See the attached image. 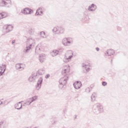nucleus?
Segmentation results:
<instances>
[{
  "label": "nucleus",
  "mask_w": 128,
  "mask_h": 128,
  "mask_svg": "<svg viewBox=\"0 0 128 128\" xmlns=\"http://www.w3.org/2000/svg\"><path fill=\"white\" fill-rule=\"evenodd\" d=\"M46 54H40L39 56L38 60L40 62H44L46 60Z\"/></svg>",
  "instance_id": "obj_17"
},
{
  "label": "nucleus",
  "mask_w": 128,
  "mask_h": 128,
  "mask_svg": "<svg viewBox=\"0 0 128 128\" xmlns=\"http://www.w3.org/2000/svg\"><path fill=\"white\" fill-rule=\"evenodd\" d=\"M0 6L3 8H10V6H12V0H0Z\"/></svg>",
  "instance_id": "obj_4"
},
{
  "label": "nucleus",
  "mask_w": 128,
  "mask_h": 128,
  "mask_svg": "<svg viewBox=\"0 0 128 128\" xmlns=\"http://www.w3.org/2000/svg\"><path fill=\"white\" fill-rule=\"evenodd\" d=\"M44 8H40L36 12V16H42L44 14Z\"/></svg>",
  "instance_id": "obj_16"
},
{
  "label": "nucleus",
  "mask_w": 128,
  "mask_h": 128,
  "mask_svg": "<svg viewBox=\"0 0 128 128\" xmlns=\"http://www.w3.org/2000/svg\"><path fill=\"white\" fill-rule=\"evenodd\" d=\"M52 32L54 34H60L64 32V28L62 26L54 27Z\"/></svg>",
  "instance_id": "obj_3"
},
{
  "label": "nucleus",
  "mask_w": 128,
  "mask_h": 128,
  "mask_svg": "<svg viewBox=\"0 0 128 128\" xmlns=\"http://www.w3.org/2000/svg\"><path fill=\"white\" fill-rule=\"evenodd\" d=\"M96 94L94 92L92 94L91 96L92 102H94V100H96Z\"/></svg>",
  "instance_id": "obj_27"
},
{
  "label": "nucleus",
  "mask_w": 128,
  "mask_h": 128,
  "mask_svg": "<svg viewBox=\"0 0 128 128\" xmlns=\"http://www.w3.org/2000/svg\"><path fill=\"white\" fill-rule=\"evenodd\" d=\"M44 70V68H41L39 70L36 74H38V76H42V74H44L45 72Z\"/></svg>",
  "instance_id": "obj_23"
},
{
  "label": "nucleus",
  "mask_w": 128,
  "mask_h": 128,
  "mask_svg": "<svg viewBox=\"0 0 128 128\" xmlns=\"http://www.w3.org/2000/svg\"><path fill=\"white\" fill-rule=\"evenodd\" d=\"M15 66L17 70H24V64H17Z\"/></svg>",
  "instance_id": "obj_13"
},
{
  "label": "nucleus",
  "mask_w": 128,
  "mask_h": 128,
  "mask_svg": "<svg viewBox=\"0 0 128 128\" xmlns=\"http://www.w3.org/2000/svg\"><path fill=\"white\" fill-rule=\"evenodd\" d=\"M4 128V126H2H2H0V128Z\"/></svg>",
  "instance_id": "obj_39"
},
{
  "label": "nucleus",
  "mask_w": 128,
  "mask_h": 128,
  "mask_svg": "<svg viewBox=\"0 0 128 128\" xmlns=\"http://www.w3.org/2000/svg\"><path fill=\"white\" fill-rule=\"evenodd\" d=\"M3 124H4V122H0V126H2Z\"/></svg>",
  "instance_id": "obj_35"
},
{
  "label": "nucleus",
  "mask_w": 128,
  "mask_h": 128,
  "mask_svg": "<svg viewBox=\"0 0 128 128\" xmlns=\"http://www.w3.org/2000/svg\"><path fill=\"white\" fill-rule=\"evenodd\" d=\"M35 29L34 28H32L29 29L28 32L30 34H34V32Z\"/></svg>",
  "instance_id": "obj_30"
},
{
  "label": "nucleus",
  "mask_w": 128,
  "mask_h": 128,
  "mask_svg": "<svg viewBox=\"0 0 128 128\" xmlns=\"http://www.w3.org/2000/svg\"><path fill=\"white\" fill-rule=\"evenodd\" d=\"M40 36L42 38H46V33L44 32H40Z\"/></svg>",
  "instance_id": "obj_28"
},
{
  "label": "nucleus",
  "mask_w": 128,
  "mask_h": 128,
  "mask_svg": "<svg viewBox=\"0 0 128 128\" xmlns=\"http://www.w3.org/2000/svg\"><path fill=\"white\" fill-rule=\"evenodd\" d=\"M6 66L2 64V66H0V76H2V74H4V72H6Z\"/></svg>",
  "instance_id": "obj_15"
},
{
  "label": "nucleus",
  "mask_w": 128,
  "mask_h": 128,
  "mask_svg": "<svg viewBox=\"0 0 128 128\" xmlns=\"http://www.w3.org/2000/svg\"><path fill=\"white\" fill-rule=\"evenodd\" d=\"M22 12L24 14H31L34 12V11L32 9L26 8L22 10Z\"/></svg>",
  "instance_id": "obj_11"
},
{
  "label": "nucleus",
  "mask_w": 128,
  "mask_h": 128,
  "mask_svg": "<svg viewBox=\"0 0 128 128\" xmlns=\"http://www.w3.org/2000/svg\"><path fill=\"white\" fill-rule=\"evenodd\" d=\"M114 54V51L113 50L110 49L105 54L106 56H112Z\"/></svg>",
  "instance_id": "obj_22"
},
{
  "label": "nucleus",
  "mask_w": 128,
  "mask_h": 128,
  "mask_svg": "<svg viewBox=\"0 0 128 128\" xmlns=\"http://www.w3.org/2000/svg\"><path fill=\"white\" fill-rule=\"evenodd\" d=\"M64 86H66V84H59V88H64Z\"/></svg>",
  "instance_id": "obj_31"
},
{
  "label": "nucleus",
  "mask_w": 128,
  "mask_h": 128,
  "mask_svg": "<svg viewBox=\"0 0 128 128\" xmlns=\"http://www.w3.org/2000/svg\"><path fill=\"white\" fill-rule=\"evenodd\" d=\"M73 86L76 90H80L82 87V82L80 81L76 82L74 83Z\"/></svg>",
  "instance_id": "obj_14"
},
{
  "label": "nucleus",
  "mask_w": 128,
  "mask_h": 128,
  "mask_svg": "<svg viewBox=\"0 0 128 128\" xmlns=\"http://www.w3.org/2000/svg\"><path fill=\"white\" fill-rule=\"evenodd\" d=\"M93 111L94 114H100V112H104V108L102 104H96L94 106Z\"/></svg>",
  "instance_id": "obj_5"
},
{
  "label": "nucleus",
  "mask_w": 128,
  "mask_h": 128,
  "mask_svg": "<svg viewBox=\"0 0 128 128\" xmlns=\"http://www.w3.org/2000/svg\"><path fill=\"white\" fill-rule=\"evenodd\" d=\"M14 42H16V40H13L12 41V44H14Z\"/></svg>",
  "instance_id": "obj_37"
},
{
  "label": "nucleus",
  "mask_w": 128,
  "mask_h": 128,
  "mask_svg": "<svg viewBox=\"0 0 128 128\" xmlns=\"http://www.w3.org/2000/svg\"><path fill=\"white\" fill-rule=\"evenodd\" d=\"M36 44V40L32 38L27 40L26 46L24 48L23 52L28 54L32 50V46H34Z\"/></svg>",
  "instance_id": "obj_1"
},
{
  "label": "nucleus",
  "mask_w": 128,
  "mask_h": 128,
  "mask_svg": "<svg viewBox=\"0 0 128 128\" xmlns=\"http://www.w3.org/2000/svg\"><path fill=\"white\" fill-rule=\"evenodd\" d=\"M72 58H74V52L70 50H68L64 56V62H70L72 61Z\"/></svg>",
  "instance_id": "obj_2"
},
{
  "label": "nucleus",
  "mask_w": 128,
  "mask_h": 128,
  "mask_svg": "<svg viewBox=\"0 0 128 128\" xmlns=\"http://www.w3.org/2000/svg\"><path fill=\"white\" fill-rule=\"evenodd\" d=\"M38 96H34L31 98H30V99L31 100V102H35V100H38Z\"/></svg>",
  "instance_id": "obj_29"
},
{
  "label": "nucleus",
  "mask_w": 128,
  "mask_h": 128,
  "mask_svg": "<svg viewBox=\"0 0 128 128\" xmlns=\"http://www.w3.org/2000/svg\"><path fill=\"white\" fill-rule=\"evenodd\" d=\"M108 84L106 82H102V86H106Z\"/></svg>",
  "instance_id": "obj_32"
},
{
  "label": "nucleus",
  "mask_w": 128,
  "mask_h": 128,
  "mask_svg": "<svg viewBox=\"0 0 128 128\" xmlns=\"http://www.w3.org/2000/svg\"><path fill=\"white\" fill-rule=\"evenodd\" d=\"M35 52L36 54H38L40 53V46H36Z\"/></svg>",
  "instance_id": "obj_26"
},
{
  "label": "nucleus",
  "mask_w": 128,
  "mask_h": 128,
  "mask_svg": "<svg viewBox=\"0 0 128 128\" xmlns=\"http://www.w3.org/2000/svg\"><path fill=\"white\" fill-rule=\"evenodd\" d=\"M40 76H38V73H32V75L29 78L28 80L30 82H34L36 80L37 78H38Z\"/></svg>",
  "instance_id": "obj_8"
},
{
  "label": "nucleus",
  "mask_w": 128,
  "mask_h": 128,
  "mask_svg": "<svg viewBox=\"0 0 128 128\" xmlns=\"http://www.w3.org/2000/svg\"><path fill=\"white\" fill-rule=\"evenodd\" d=\"M50 54L52 56H58V50H54L50 52Z\"/></svg>",
  "instance_id": "obj_25"
},
{
  "label": "nucleus",
  "mask_w": 128,
  "mask_h": 128,
  "mask_svg": "<svg viewBox=\"0 0 128 128\" xmlns=\"http://www.w3.org/2000/svg\"><path fill=\"white\" fill-rule=\"evenodd\" d=\"M68 80V76H65L60 79L59 82L60 84H66Z\"/></svg>",
  "instance_id": "obj_10"
},
{
  "label": "nucleus",
  "mask_w": 128,
  "mask_h": 128,
  "mask_svg": "<svg viewBox=\"0 0 128 128\" xmlns=\"http://www.w3.org/2000/svg\"><path fill=\"white\" fill-rule=\"evenodd\" d=\"M68 72H70V66H64L62 68V74L64 75V76H68L66 74H68Z\"/></svg>",
  "instance_id": "obj_12"
},
{
  "label": "nucleus",
  "mask_w": 128,
  "mask_h": 128,
  "mask_svg": "<svg viewBox=\"0 0 128 128\" xmlns=\"http://www.w3.org/2000/svg\"><path fill=\"white\" fill-rule=\"evenodd\" d=\"M22 101L18 102L15 104L14 108L16 110H21L22 108Z\"/></svg>",
  "instance_id": "obj_20"
},
{
  "label": "nucleus",
  "mask_w": 128,
  "mask_h": 128,
  "mask_svg": "<svg viewBox=\"0 0 128 128\" xmlns=\"http://www.w3.org/2000/svg\"><path fill=\"white\" fill-rule=\"evenodd\" d=\"M96 50L97 52H99L100 51V48H96Z\"/></svg>",
  "instance_id": "obj_36"
},
{
  "label": "nucleus",
  "mask_w": 128,
  "mask_h": 128,
  "mask_svg": "<svg viewBox=\"0 0 128 128\" xmlns=\"http://www.w3.org/2000/svg\"><path fill=\"white\" fill-rule=\"evenodd\" d=\"M6 16H8V13L6 12L0 13V20H2L4 18H6Z\"/></svg>",
  "instance_id": "obj_24"
},
{
  "label": "nucleus",
  "mask_w": 128,
  "mask_h": 128,
  "mask_svg": "<svg viewBox=\"0 0 128 128\" xmlns=\"http://www.w3.org/2000/svg\"><path fill=\"white\" fill-rule=\"evenodd\" d=\"M32 100L30 98L27 99L24 102L23 106H30V104L32 103Z\"/></svg>",
  "instance_id": "obj_21"
},
{
  "label": "nucleus",
  "mask_w": 128,
  "mask_h": 128,
  "mask_svg": "<svg viewBox=\"0 0 128 128\" xmlns=\"http://www.w3.org/2000/svg\"><path fill=\"white\" fill-rule=\"evenodd\" d=\"M82 68H85L86 70V72H85L86 73L88 72H90V64H88V65H86L84 64H82Z\"/></svg>",
  "instance_id": "obj_18"
},
{
  "label": "nucleus",
  "mask_w": 128,
  "mask_h": 128,
  "mask_svg": "<svg viewBox=\"0 0 128 128\" xmlns=\"http://www.w3.org/2000/svg\"><path fill=\"white\" fill-rule=\"evenodd\" d=\"M50 74H47L46 76H45V78H50Z\"/></svg>",
  "instance_id": "obj_33"
},
{
  "label": "nucleus",
  "mask_w": 128,
  "mask_h": 128,
  "mask_svg": "<svg viewBox=\"0 0 128 128\" xmlns=\"http://www.w3.org/2000/svg\"><path fill=\"white\" fill-rule=\"evenodd\" d=\"M96 10V6L94 4H92L90 6H89L88 8V10H90V12H94V10Z\"/></svg>",
  "instance_id": "obj_19"
},
{
  "label": "nucleus",
  "mask_w": 128,
  "mask_h": 128,
  "mask_svg": "<svg viewBox=\"0 0 128 128\" xmlns=\"http://www.w3.org/2000/svg\"><path fill=\"white\" fill-rule=\"evenodd\" d=\"M42 76H40L39 77L38 80L37 84L36 86V90H40V88H42Z\"/></svg>",
  "instance_id": "obj_9"
},
{
  "label": "nucleus",
  "mask_w": 128,
  "mask_h": 128,
  "mask_svg": "<svg viewBox=\"0 0 128 128\" xmlns=\"http://www.w3.org/2000/svg\"><path fill=\"white\" fill-rule=\"evenodd\" d=\"M111 62H112V60H111Z\"/></svg>",
  "instance_id": "obj_40"
},
{
  "label": "nucleus",
  "mask_w": 128,
  "mask_h": 128,
  "mask_svg": "<svg viewBox=\"0 0 128 128\" xmlns=\"http://www.w3.org/2000/svg\"><path fill=\"white\" fill-rule=\"evenodd\" d=\"M62 42L65 46H70L72 44V38H64Z\"/></svg>",
  "instance_id": "obj_6"
},
{
  "label": "nucleus",
  "mask_w": 128,
  "mask_h": 128,
  "mask_svg": "<svg viewBox=\"0 0 128 128\" xmlns=\"http://www.w3.org/2000/svg\"><path fill=\"white\" fill-rule=\"evenodd\" d=\"M12 28L14 27L12 26V25H6L4 26L3 32H5V34H8V32H12Z\"/></svg>",
  "instance_id": "obj_7"
},
{
  "label": "nucleus",
  "mask_w": 128,
  "mask_h": 128,
  "mask_svg": "<svg viewBox=\"0 0 128 128\" xmlns=\"http://www.w3.org/2000/svg\"><path fill=\"white\" fill-rule=\"evenodd\" d=\"M86 92H90V88H87L86 90Z\"/></svg>",
  "instance_id": "obj_34"
},
{
  "label": "nucleus",
  "mask_w": 128,
  "mask_h": 128,
  "mask_svg": "<svg viewBox=\"0 0 128 128\" xmlns=\"http://www.w3.org/2000/svg\"><path fill=\"white\" fill-rule=\"evenodd\" d=\"M0 104H2V100H0Z\"/></svg>",
  "instance_id": "obj_38"
}]
</instances>
